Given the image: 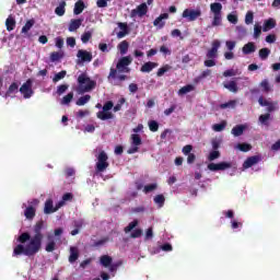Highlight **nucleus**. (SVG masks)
I'll use <instances>...</instances> for the list:
<instances>
[{
	"label": "nucleus",
	"mask_w": 280,
	"mask_h": 280,
	"mask_svg": "<svg viewBox=\"0 0 280 280\" xmlns=\"http://www.w3.org/2000/svg\"><path fill=\"white\" fill-rule=\"evenodd\" d=\"M43 226H45L44 221H38L34 226L35 235L31 238L26 246L19 244L13 249V257H19V255H25L26 257H34L42 246H43Z\"/></svg>",
	"instance_id": "1"
},
{
	"label": "nucleus",
	"mask_w": 280,
	"mask_h": 280,
	"mask_svg": "<svg viewBox=\"0 0 280 280\" xmlns=\"http://www.w3.org/2000/svg\"><path fill=\"white\" fill-rule=\"evenodd\" d=\"M130 65H132L131 56L121 57L116 65V69L110 68L107 80H117V71L118 73H130V68H128Z\"/></svg>",
	"instance_id": "2"
},
{
	"label": "nucleus",
	"mask_w": 280,
	"mask_h": 280,
	"mask_svg": "<svg viewBox=\"0 0 280 280\" xmlns=\"http://www.w3.org/2000/svg\"><path fill=\"white\" fill-rule=\"evenodd\" d=\"M78 88L77 93L79 95H84V93H91L97 86V82L95 80H91L86 73H81L78 77Z\"/></svg>",
	"instance_id": "3"
},
{
	"label": "nucleus",
	"mask_w": 280,
	"mask_h": 280,
	"mask_svg": "<svg viewBox=\"0 0 280 280\" xmlns=\"http://www.w3.org/2000/svg\"><path fill=\"white\" fill-rule=\"evenodd\" d=\"M210 12L213 13L212 27H220L222 25V3L213 2L210 4Z\"/></svg>",
	"instance_id": "4"
},
{
	"label": "nucleus",
	"mask_w": 280,
	"mask_h": 280,
	"mask_svg": "<svg viewBox=\"0 0 280 280\" xmlns=\"http://www.w3.org/2000/svg\"><path fill=\"white\" fill-rule=\"evenodd\" d=\"M109 163H108V154L106 153V151H101L97 155V162L95 164V172L97 174H101L102 172H106V170H108L109 167Z\"/></svg>",
	"instance_id": "5"
},
{
	"label": "nucleus",
	"mask_w": 280,
	"mask_h": 280,
	"mask_svg": "<svg viewBox=\"0 0 280 280\" xmlns=\"http://www.w3.org/2000/svg\"><path fill=\"white\" fill-rule=\"evenodd\" d=\"M33 84L34 81H32V79H28L20 88V93L23 95L24 100H30V97L34 95V90L32 89Z\"/></svg>",
	"instance_id": "6"
},
{
	"label": "nucleus",
	"mask_w": 280,
	"mask_h": 280,
	"mask_svg": "<svg viewBox=\"0 0 280 280\" xmlns=\"http://www.w3.org/2000/svg\"><path fill=\"white\" fill-rule=\"evenodd\" d=\"M77 65H84V62L93 61V52L84 49H79L77 52Z\"/></svg>",
	"instance_id": "7"
},
{
	"label": "nucleus",
	"mask_w": 280,
	"mask_h": 280,
	"mask_svg": "<svg viewBox=\"0 0 280 280\" xmlns=\"http://www.w3.org/2000/svg\"><path fill=\"white\" fill-rule=\"evenodd\" d=\"M61 207H65V201H59L56 207H54V200L47 199L44 206V213H46V215H49L50 213H56V211H58V209H60Z\"/></svg>",
	"instance_id": "8"
},
{
	"label": "nucleus",
	"mask_w": 280,
	"mask_h": 280,
	"mask_svg": "<svg viewBox=\"0 0 280 280\" xmlns=\"http://www.w3.org/2000/svg\"><path fill=\"white\" fill-rule=\"evenodd\" d=\"M38 202H40L38 199H32L28 201V207L24 210V215L26 220H32L33 218H36V208L38 207Z\"/></svg>",
	"instance_id": "9"
},
{
	"label": "nucleus",
	"mask_w": 280,
	"mask_h": 280,
	"mask_svg": "<svg viewBox=\"0 0 280 280\" xmlns=\"http://www.w3.org/2000/svg\"><path fill=\"white\" fill-rule=\"evenodd\" d=\"M148 14V4L145 2L138 5L136 9H132L130 12V18L135 19L139 16L140 19H143Z\"/></svg>",
	"instance_id": "10"
},
{
	"label": "nucleus",
	"mask_w": 280,
	"mask_h": 280,
	"mask_svg": "<svg viewBox=\"0 0 280 280\" xmlns=\"http://www.w3.org/2000/svg\"><path fill=\"white\" fill-rule=\"evenodd\" d=\"M183 19H187V21H196L198 18L202 16V11L194 10V9H186L182 14Z\"/></svg>",
	"instance_id": "11"
},
{
	"label": "nucleus",
	"mask_w": 280,
	"mask_h": 280,
	"mask_svg": "<svg viewBox=\"0 0 280 280\" xmlns=\"http://www.w3.org/2000/svg\"><path fill=\"white\" fill-rule=\"evenodd\" d=\"M231 162L210 163L208 170L210 172H224V170H231Z\"/></svg>",
	"instance_id": "12"
},
{
	"label": "nucleus",
	"mask_w": 280,
	"mask_h": 280,
	"mask_svg": "<svg viewBox=\"0 0 280 280\" xmlns=\"http://www.w3.org/2000/svg\"><path fill=\"white\" fill-rule=\"evenodd\" d=\"M220 40L215 39L212 42V47L207 51V58L208 59H215L218 58V49H220Z\"/></svg>",
	"instance_id": "13"
},
{
	"label": "nucleus",
	"mask_w": 280,
	"mask_h": 280,
	"mask_svg": "<svg viewBox=\"0 0 280 280\" xmlns=\"http://www.w3.org/2000/svg\"><path fill=\"white\" fill-rule=\"evenodd\" d=\"M260 161L261 155L249 156L244 161L243 167L244 170H249V167H253V165H257V163H260Z\"/></svg>",
	"instance_id": "14"
},
{
	"label": "nucleus",
	"mask_w": 280,
	"mask_h": 280,
	"mask_svg": "<svg viewBox=\"0 0 280 280\" xmlns=\"http://www.w3.org/2000/svg\"><path fill=\"white\" fill-rule=\"evenodd\" d=\"M165 19H170V14L162 13L153 21L154 27H158V30H163L165 27Z\"/></svg>",
	"instance_id": "15"
},
{
	"label": "nucleus",
	"mask_w": 280,
	"mask_h": 280,
	"mask_svg": "<svg viewBox=\"0 0 280 280\" xmlns=\"http://www.w3.org/2000/svg\"><path fill=\"white\" fill-rule=\"evenodd\" d=\"M78 259H80V249H78V247H75V246H71L70 247V256L68 258V261L70 264H75V261H78Z\"/></svg>",
	"instance_id": "16"
},
{
	"label": "nucleus",
	"mask_w": 280,
	"mask_h": 280,
	"mask_svg": "<svg viewBox=\"0 0 280 280\" xmlns=\"http://www.w3.org/2000/svg\"><path fill=\"white\" fill-rule=\"evenodd\" d=\"M83 19H72L70 20L68 30L69 32H77V30H80V27L82 26L83 23Z\"/></svg>",
	"instance_id": "17"
},
{
	"label": "nucleus",
	"mask_w": 280,
	"mask_h": 280,
	"mask_svg": "<svg viewBox=\"0 0 280 280\" xmlns=\"http://www.w3.org/2000/svg\"><path fill=\"white\" fill-rule=\"evenodd\" d=\"M118 27L121 31L117 33V38H125V36H128V34H130V30L128 28V23L119 22Z\"/></svg>",
	"instance_id": "18"
},
{
	"label": "nucleus",
	"mask_w": 280,
	"mask_h": 280,
	"mask_svg": "<svg viewBox=\"0 0 280 280\" xmlns=\"http://www.w3.org/2000/svg\"><path fill=\"white\" fill-rule=\"evenodd\" d=\"M159 67V63L148 61L140 68L141 73H150L152 70L156 69Z\"/></svg>",
	"instance_id": "19"
},
{
	"label": "nucleus",
	"mask_w": 280,
	"mask_h": 280,
	"mask_svg": "<svg viewBox=\"0 0 280 280\" xmlns=\"http://www.w3.org/2000/svg\"><path fill=\"white\" fill-rule=\"evenodd\" d=\"M277 27V21L270 18L264 22L262 32H270V30H275Z\"/></svg>",
	"instance_id": "20"
},
{
	"label": "nucleus",
	"mask_w": 280,
	"mask_h": 280,
	"mask_svg": "<svg viewBox=\"0 0 280 280\" xmlns=\"http://www.w3.org/2000/svg\"><path fill=\"white\" fill-rule=\"evenodd\" d=\"M256 49H257V47L255 46V43L248 42L247 44H245L243 46V54L245 56H248L250 54H255Z\"/></svg>",
	"instance_id": "21"
},
{
	"label": "nucleus",
	"mask_w": 280,
	"mask_h": 280,
	"mask_svg": "<svg viewBox=\"0 0 280 280\" xmlns=\"http://www.w3.org/2000/svg\"><path fill=\"white\" fill-rule=\"evenodd\" d=\"M224 89H228L230 93H237L240 91V88L237 86V82L235 81H230L223 83Z\"/></svg>",
	"instance_id": "22"
},
{
	"label": "nucleus",
	"mask_w": 280,
	"mask_h": 280,
	"mask_svg": "<svg viewBox=\"0 0 280 280\" xmlns=\"http://www.w3.org/2000/svg\"><path fill=\"white\" fill-rule=\"evenodd\" d=\"M84 8H86V5L84 4V1L78 0L74 3L73 14L75 15L82 14V12H84Z\"/></svg>",
	"instance_id": "23"
},
{
	"label": "nucleus",
	"mask_w": 280,
	"mask_h": 280,
	"mask_svg": "<svg viewBox=\"0 0 280 280\" xmlns=\"http://www.w3.org/2000/svg\"><path fill=\"white\" fill-rule=\"evenodd\" d=\"M67 2L65 0H61L59 5L55 9V14L57 16H65V12H67Z\"/></svg>",
	"instance_id": "24"
},
{
	"label": "nucleus",
	"mask_w": 280,
	"mask_h": 280,
	"mask_svg": "<svg viewBox=\"0 0 280 280\" xmlns=\"http://www.w3.org/2000/svg\"><path fill=\"white\" fill-rule=\"evenodd\" d=\"M96 117L102 121H106L108 119H113L114 115L113 113L103 109L101 112H97Z\"/></svg>",
	"instance_id": "25"
},
{
	"label": "nucleus",
	"mask_w": 280,
	"mask_h": 280,
	"mask_svg": "<svg viewBox=\"0 0 280 280\" xmlns=\"http://www.w3.org/2000/svg\"><path fill=\"white\" fill-rule=\"evenodd\" d=\"M19 83L18 82H13L9 89L5 92V97H11L12 95H14L15 93H19Z\"/></svg>",
	"instance_id": "26"
},
{
	"label": "nucleus",
	"mask_w": 280,
	"mask_h": 280,
	"mask_svg": "<svg viewBox=\"0 0 280 280\" xmlns=\"http://www.w3.org/2000/svg\"><path fill=\"white\" fill-rule=\"evenodd\" d=\"M244 130H246V126L244 125H236L232 128L231 132L234 137H242L244 135Z\"/></svg>",
	"instance_id": "27"
},
{
	"label": "nucleus",
	"mask_w": 280,
	"mask_h": 280,
	"mask_svg": "<svg viewBox=\"0 0 280 280\" xmlns=\"http://www.w3.org/2000/svg\"><path fill=\"white\" fill-rule=\"evenodd\" d=\"M5 25H7V31L12 32L14 30V27H16V20H14V18H12V15H10L5 20Z\"/></svg>",
	"instance_id": "28"
},
{
	"label": "nucleus",
	"mask_w": 280,
	"mask_h": 280,
	"mask_svg": "<svg viewBox=\"0 0 280 280\" xmlns=\"http://www.w3.org/2000/svg\"><path fill=\"white\" fill-rule=\"evenodd\" d=\"M101 265H103L104 268H108L110 264H113V257L108 255H103L100 258Z\"/></svg>",
	"instance_id": "29"
},
{
	"label": "nucleus",
	"mask_w": 280,
	"mask_h": 280,
	"mask_svg": "<svg viewBox=\"0 0 280 280\" xmlns=\"http://www.w3.org/2000/svg\"><path fill=\"white\" fill-rule=\"evenodd\" d=\"M129 47H130V44L127 40H122L120 44H118V49L121 56H126V54H128Z\"/></svg>",
	"instance_id": "30"
},
{
	"label": "nucleus",
	"mask_w": 280,
	"mask_h": 280,
	"mask_svg": "<svg viewBox=\"0 0 280 280\" xmlns=\"http://www.w3.org/2000/svg\"><path fill=\"white\" fill-rule=\"evenodd\" d=\"M89 102H91V95L85 94L81 97L78 98V101L75 102L77 106H84L86 104H89Z\"/></svg>",
	"instance_id": "31"
},
{
	"label": "nucleus",
	"mask_w": 280,
	"mask_h": 280,
	"mask_svg": "<svg viewBox=\"0 0 280 280\" xmlns=\"http://www.w3.org/2000/svg\"><path fill=\"white\" fill-rule=\"evenodd\" d=\"M36 21L34 19L27 20L25 25L22 27V34H27L32 27H34V24Z\"/></svg>",
	"instance_id": "32"
},
{
	"label": "nucleus",
	"mask_w": 280,
	"mask_h": 280,
	"mask_svg": "<svg viewBox=\"0 0 280 280\" xmlns=\"http://www.w3.org/2000/svg\"><path fill=\"white\" fill-rule=\"evenodd\" d=\"M196 88L191 84H187L178 90V95H187V93H191Z\"/></svg>",
	"instance_id": "33"
},
{
	"label": "nucleus",
	"mask_w": 280,
	"mask_h": 280,
	"mask_svg": "<svg viewBox=\"0 0 280 280\" xmlns=\"http://www.w3.org/2000/svg\"><path fill=\"white\" fill-rule=\"evenodd\" d=\"M48 243L46 244L45 250L46 253H54L56 250V241L51 240V236H48Z\"/></svg>",
	"instance_id": "34"
},
{
	"label": "nucleus",
	"mask_w": 280,
	"mask_h": 280,
	"mask_svg": "<svg viewBox=\"0 0 280 280\" xmlns=\"http://www.w3.org/2000/svg\"><path fill=\"white\" fill-rule=\"evenodd\" d=\"M18 242H20V244H25L26 242H32V236L30 235V233L24 232L19 236Z\"/></svg>",
	"instance_id": "35"
},
{
	"label": "nucleus",
	"mask_w": 280,
	"mask_h": 280,
	"mask_svg": "<svg viewBox=\"0 0 280 280\" xmlns=\"http://www.w3.org/2000/svg\"><path fill=\"white\" fill-rule=\"evenodd\" d=\"M141 143H143V141L141 140V136H139V133H132L131 135V144L139 147V145H141Z\"/></svg>",
	"instance_id": "36"
},
{
	"label": "nucleus",
	"mask_w": 280,
	"mask_h": 280,
	"mask_svg": "<svg viewBox=\"0 0 280 280\" xmlns=\"http://www.w3.org/2000/svg\"><path fill=\"white\" fill-rule=\"evenodd\" d=\"M171 70H172V66L165 65L158 70L156 75L158 78H162V75H165V73H167V71H171Z\"/></svg>",
	"instance_id": "37"
},
{
	"label": "nucleus",
	"mask_w": 280,
	"mask_h": 280,
	"mask_svg": "<svg viewBox=\"0 0 280 280\" xmlns=\"http://www.w3.org/2000/svg\"><path fill=\"white\" fill-rule=\"evenodd\" d=\"M258 54H259L260 60H268V56H270V49L261 48Z\"/></svg>",
	"instance_id": "38"
},
{
	"label": "nucleus",
	"mask_w": 280,
	"mask_h": 280,
	"mask_svg": "<svg viewBox=\"0 0 280 280\" xmlns=\"http://www.w3.org/2000/svg\"><path fill=\"white\" fill-rule=\"evenodd\" d=\"M235 106H237V101H229L228 103H222L220 108L224 110L226 108H235Z\"/></svg>",
	"instance_id": "39"
},
{
	"label": "nucleus",
	"mask_w": 280,
	"mask_h": 280,
	"mask_svg": "<svg viewBox=\"0 0 280 280\" xmlns=\"http://www.w3.org/2000/svg\"><path fill=\"white\" fill-rule=\"evenodd\" d=\"M226 128V121H221L220 124H214L212 126V129L214 130V132H222V130H224Z\"/></svg>",
	"instance_id": "40"
},
{
	"label": "nucleus",
	"mask_w": 280,
	"mask_h": 280,
	"mask_svg": "<svg viewBox=\"0 0 280 280\" xmlns=\"http://www.w3.org/2000/svg\"><path fill=\"white\" fill-rule=\"evenodd\" d=\"M254 19H255V13H253V11H247V13L245 15V24L253 25Z\"/></svg>",
	"instance_id": "41"
},
{
	"label": "nucleus",
	"mask_w": 280,
	"mask_h": 280,
	"mask_svg": "<svg viewBox=\"0 0 280 280\" xmlns=\"http://www.w3.org/2000/svg\"><path fill=\"white\" fill-rule=\"evenodd\" d=\"M237 148L241 152H250V150H253V145L249 143H238Z\"/></svg>",
	"instance_id": "42"
},
{
	"label": "nucleus",
	"mask_w": 280,
	"mask_h": 280,
	"mask_svg": "<svg viewBox=\"0 0 280 280\" xmlns=\"http://www.w3.org/2000/svg\"><path fill=\"white\" fill-rule=\"evenodd\" d=\"M63 57L62 52L54 51L50 54V62H58Z\"/></svg>",
	"instance_id": "43"
},
{
	"label": "nucleus",
	"mask_w": 280,
	"mask_h": 280,
	"mask_svg": "<svg viewBox=\"0 0 280 280\" xmlns=\"http://www.w3.org/2000/svg\"><path fill=\"white\" fill-rule=\"evenodd\" d=\"M159 185L158 184H149V185H145L143 187V192L144 194H150L152 191H155V189H158Z\"/></svg>",
	"instance_id": "44"
},
{
	"label": "nucleus",
	"mask_w": 280,
	"mask_h": 280,
	"mask_svg": "<svg viewBox=\"0 0 280 280\" xmlns=\"http://www.w3.org/2000/svg\"><path fill=\"white\" fill-rule=\"evenodd\" d=\"M93 38V33L91 31H88L81 35L82 43L86 44Z\"/></svg>",
	"instance_id": "45"
},
{
	"label": "nucleus",
	"mask_w": 280,
	"mask_h": 280,
	"mask_svg": "<svg viewBox=\"0 0 280 280\" xmlns=\"http://www.w3.org/2000/svg\"><path fill=\"white\" fill-rule=\"evenodd\" d=\"M153 202H155V205H159V207H163V205H165V196L163 195H158L154 197Z\"/></svg>",
	"instance_id": "46"
},
{
	"label": "nucleus",
	"mask_w": 280,
	"mask_h": 280,
	"mask_svg": "<svg viewBox=\"0 0 280 280\" xmlns=\"http://www.w3.org/2000/svg\"><path fill=\"white\" fill-rule=\"evenodd\" d=\"M139 225V220L135 219L132 222L128 224V226L125 228V233H130L136 226Z\"/></svg>",
	"instance_id": "47"
},
{
	"label": "nucleus",
	"mask_w": 280,
	"mask_h": 280,
	"mask_svg": "<svg viewBox=\"0 0 280 280\" xmlns=\"http://www.w3.org/2000/svg\"><path fill=\"white\" fill-rule=\"evenodd\" d=\"M67 75V70H62L55 74L52 78V82H60V80H63V78Z\"/></svg>",
	"instance_id": "48"
},
{
	"label": "nucleus",
	"mask_w": 280,
	"mask_h": 280,
	"mask_svg": "<svg viewBox=\"0 0 280 280\" xmlns=\"http://www.w3.org/2000/svg\"><path fill=\"white\" fill-rule=\"evenodd\" d=\"M68 90H69V84H61L57 88L56 93L60 96V95H63V93H67Z\"/></svg>",
	"instance_id": "49"
},
{
	"label": "nucleus",
	"mask_w": 280,
	"mask_h": 280,
	"mask_svg": "<svg viewBox=\"0 0 280 280\" xmlns=\"http://www.w3.org/2000/svg\"><path fill=\"white\" fill-rule=\"evenodd\" d=\"M149 129L151 132H159V122L156 120L149 121Z\"/></svg>",
	"instance_id": "50"
},
{
	"label": "nucleus",
	"mask_w": 280,
	"mask_h": 280,
	"mask_svg": "<svg viewBox=\"0 0 280 280\" xmlns=\"http://www.w3.org/2000/svg\"><path fill=\"white\" fill-rule=\"evenodd\" d=\"M72 100H73V92H70L66 96H63L61 104L63 105L71 104Z\"/></svg>",
	"instance_id": "51"
},
{
	"label": "nucleus",
	"mask_w": 280,
	"mask_h": 280,
	"mask_svg": "<svg viewBox=\"0 0 280 280\" xmlns=\"http://www.w3.org/2000/svg\"><path fill=\"white\" fill-rule=\"evenodd\" d=\"M107 242H108V237H104V238H101L100 241L94 242L92 246L94 248H100L104 246V244H106Z\"/></svg>",
	"instance_id": "52"
},
{
	"label": "nucleus",
	"mask_w": 280,
	"mask_h": 280,
	"mask_svg": "<svg viewBox=\"0 0 280 280\" xmlns=\"http://www.w3.org/2000/svg\"><path fill=\"white\" fill-rule=\"evenodd\" d=\"M260 86L265 93H270V83L268 82V80H262Z\"/></svg>",
	"instance_id": "53"
},
{
	"label": "nucleus",
	"mask_w": 280,
	"mask_h": 280,
	"mask_svg": "<svg viewBox=\"0 0 280 280\" xmlns=\"http://www.w3.org/2000/svg\"><path fill=\"white\" fill-rule=\"evenodd\" d=\"M215 159H220V151L213 150L209 153L208 160L215 161Z\"/></svg>",
	"instance_id": "54"
},
{
	"label": "nucleus",
	"mask_w": 280,
	"mask_h": 280,
	"mask_svg": "<svg viewBox=\"0 0 280 280\" xmlns=\"http://www.w3.org/2000/svg\"><path fill=\"white\" fill-rule=\"evenodd\" d=\"M261 36V25L255 24L254 25V38H259Z\"/></svg>",
	"instance_id": "55"
},
{
	"label": "nucleus",
	"mask_w": 280,
	"mask_h": 280,
	"mask_svg": "<svg viewBox=\"0 0 280 280\" xmlns=\"http://www.w3.org/2000/svg\"><path fill=\"white\" fill-rule=\"evenodd\" d=\"M124 104H126V98H120L118 104L114 106V113H119V110H121V106H124Z\"/></svg>",
	"instance_id": "56"
},
{
	"label": "nucleus",
	"mask_w": 280,
	"mask_h": 280,
	"mask_svg": "<svg viewBox=\"0 0 280 280\" xmlns=\"http://www.w3.org/2000/svg\"><path fill=\"white\" fill-rule=\"evenodd\" d=\"M191 150H194V145L191 144H186L183 149L182 152L185 154V156L191 154Z\"/></svg>",
	"instance_id": "57"
},
{
	"label": "nucleus",
	"mask_w": 280,
	"mask_h": 280,
	"mask_svg": "<svg viewBox=\"0 0 280 280\" xmlns=\"http://www.w3.org/2000/svg\"><path fill=\"white\" fill-rule=\"evenodd\" d=\"M234 75H237V71L234 69H229L223 72L224 78H233Z\"/></svg>",
	"instance_id": "58"
},
{
	"label": "nucleus",
	"mask_w": 280,
	"mask_h": 280,
	"mask_svg": "<svg viewBox=\"0 0 280 280\" xmlns=\"http://www.w3.org/2000/svg\"><path fill=\"white\" fill-rule=\"evenodd\" d=\"M211 75V70L207 69L205 70L201 75L197 77V81L205 80V78H209Z\"/></svg>",
	"instance_id": "59"
},
{
	"label": "nucleus",
	"mask_w": 280,
	"mask_h": 280,
	"mask_svg": "<svg viewBox=\"0 0 280 280\" xmlns=\"http://www.w3.org/2000/svg\"><path fill=\"white\" fill-rule=\"evenodd\" d=\"M119 266H121V261L110 264V266L108 267L109 272H117Z\"/></svg>",
	"instance_id": "60"
},
{
	"label": "nucleus",
	"mask_w": 280,
	"mask_h": 280,
	"mask_svg": "<svg viewBox=\"0 0 280 280\" xmlns=\"http://www.w3.org/2000/svg\"><path fill=\"white\" fill-rule=\"evenodd\" d=\"M71 200H73V194H71V192H66V194L62 196L61 202H63V205H65V202H68V201H71Z\"/></svg>",
	"instance_id": "61"
},
{
	"label": "nucleus",
	"mask_w": 280,
	"mask_h": 280,
	"mask_svg": "<svg viewBox=\"0 0 280 280\" xmlns=\"http://www.w3.org/2000/svg\"><path fill=\"white\" fill-rule=\"evenodd\" d=\"M268 119H270V114H264L259 116L260 124H264L265 126L268 124Z\"/></svg>",
	"instance_id": "62"
},
{
	"label": "nucleus",
	"mask_w": 280,
	"mask_h": 280,
	"mask_svg": "<svg viewBox=\"0 0 280 280\" xmlns=\"http://www.w3.org/2000/svg\"><path fill=\"white\" fill-rule=\"evenodd\" d=\"M228 21L230 22V23H233V25H237V15H235V14H229L228 15Z\"/></svg>",
	"instance_id": "63"
},
{
	"label": "nucleus",
	"mask_w": 280,
	"mask_h": 280,
	"mask_svg": "<svg viewBox=\"0 0 280 280\" xmlns=\"http://www.w3.org/2000/svg\"><path fill=\"white\" fill-rule=\"evenodd\" d=\"M113 106H114L113 101H108V102H106V103L104 104L103 110H105V112L108 113V110H113Z\"/></svg>",
	"instance_id": "64"
}]
</instances>
